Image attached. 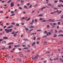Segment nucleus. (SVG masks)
<instances>
[{
  "instance_id": "obj_1",
  "label": "nucleus",
  "mask_w": 63,
  "mask_h": 63,
  "mask_svg": "<svg viewBox=\"0 0 63 63\" xmlns=\"http://www.w3.org/2000/svg\"><path fill=\"white\" fill-rule=\"evenodd\" d=\"M5 31L6 32V33H9L10 32H11L12 31V29H5Z\"/></svg>"
},
{
  "instance_id": "obj_2",
  "label": "nucleus",
  "mask_w": 63,
  "mask_h": 63,
  "mask_svg": "<svg viewBox=\"0 0 63 63\" xmlns=\"http://www.w3.org/2000/svg\"><path fill=\"white\" fill-rule=\"evenodd\" d=\"M40 57V55H37L35 57H34V58L35 59H37L38 58H39V57Z\"/></svg>"
},
{
  "instance_id": "obj_3",
  "label": "nucleus",
  "mask_w": 63,
  "mask_h": 63,
  "mask_svg": "<svg viewBox=\"0 0 63 63\" xmlns=\"http://www.w3.org/2000/svg\"><path fill=\"white\" fill-rule=\"evenodd\" d=\"M14 5V2H12L11 3V4H10V7H13Z\"/></svg>"
},
{
  "instance_id": "obj_4",
  "label": "nucleus",
  "mask_w": 63,
  "mask_h": 63,
  "mask_svg": "<svg viewBox=\"0 0 63 63\" xmlns=\"http://www.w3.org/2000/svg\"><path fill=\"white\" fill-rule=\"evenodd\" d=\"M24 28H25V29L26 31H28V29L26 27H25V26L24 27Z\"/></svg>"
},
{
  "instance_id": "obj_5",
  "label": "nucleus",
  "mask_w": 63,
  "mask_h": 63,
  "mask_svg": "<svg viewBox=\"0 0 63 63\" xmlns=\"http://www.w3.org/2000/svg\"><path fill=\"white\" fill-rule=\"evenodd\" d=\"M20 47V45H14V47Z\"/></svg>"
},
{
  "instance_id": "obj_6",
  "label": "nucleus",
  "mask_w": 63,
  "mask_h": 63,
  "mask_svg": "<svg viewBox=\"0 0 63 63\" xmlns=\"http://www.w3.org/2000/svg\"><path fill=\"white\" fill-rule=\"evenodd\" d=\"M33 22H34V19H32V22L30 23V24H31L32 25L33 24Z\"/></svg>"
},
{
  "instance_id": "obj_7",
  "label": "nucleus",
  "mask_w": 63,
  "mask_h": 63,
  "mask_svg": "<svg viewBox=\"0 0 63 63\" xmlns=\"http://www.w3.org/2000/svg\"><path fill=\"white\" fill-rule=\"evenodd\" d=\"M24 8L25 9H28V8H27V6L25 5L24 6Z\"/></svg>"
},
{
  "instance_id": "obj_8",
  "label": "nucleus",
  "mask_w": 63,
  "mask_h": 63,
  "mask_svg": "<svg viewBox=\"0 0 63 63\" xmlns=\"http://www.w3.org/2000/svg\"><path fill=\"white\" fill-rule=\"evenodd\" d=\"M36 44V42H33L32 44V46H34Z\"/></svg>"
},
{
  "instance_id": "obj_9",
  "label": "nucleus",
  "mask_w": 63,
  "mask_h": 63,
  "mask_svg": "<svg viewBox=\"0 0 63 63\" xmlns=\"http://www.w3.org/2000/svg\"><path fill=\"white\" fill-rule=\"evenodd\" d=\"M31 28H35V27L33 26H32L30 27V29H31Z\"/></svg>"
},
{
  "instance_id": "obj_10",
  "label": "nucleus",
  "mask_w": 63,
  "mask_h": 63,
  "mask_svg": "<svg viewBox=\"0 0 63 63\" xmlns=\"http://www.w3.org/2000/svg\"><path fill=\"white\" fill-rule=\"evenodd\" d=\"M3 39H8V37H3Z\"/></svg>"
},
{
  "instance_id": "obj_11",
  "label": "nucleus",
  "mask_w": 63,
  "mask_h": 63,
  "mask_svg": "<svg viewBox=\"0 0 63 63\" xmlns=\"http://www.w3.org/2000/svg\"><path fill=\"white\" fill-rule=\"evenodd\" d=\"M31 58H32V59H34V61H35V60H36V59H35V58H34L33 57H32Z\"/></svg>"
},
{
  "instance_id": "obj_12",
  "label": "nucleus",
  "mask_w": 63,
  "mask_h": 63,
  "mask_svg": "<svg viewBox=\"0 0 63 63\" xmlns=\"http://www.w3.org/2000/svg\"><path fill=\"white\" fill-rule=\"evenodd\" d=\"M6 41H2V44H6Z\"/></svg>"
},
{
  "instance_id": "obj_13",
  "label": "nucleus",
  "mask_w": 63,
  "mask_h": 63,
  "mask_svg": "<svg viewBox=\"0 0 63 63\" xmlns=\"http://www.w3.org/2000/svg\"><path fill=\"white\" fill-rule=\"evenodd\" d=\"M5 57H6V58H10V56H5Z\"/></svg>"
},
{
  "instance_id": "obj_14",
  "label": "nucleus",
  "mask_w": 63,
  "mask_h": 63,
  "mask_svg": "<svg viewBox=\"0 0 63 63\" xmlns=\"http://www.w3.org/2000/svg\"><path fill=\"white\" fill-rule=\"evenodd\" d=\"M54 36H53V37H56L57 36V35L55 34H54Z\"/></svg>"
},
{
  "instance_id": "obj_15",
  "label": "nucleus",
  "mask_w": 63,
  "mask_h": 63,
  "mask_svg": "<svg viewBox=\"0 0 63 63\" xmlns=\"http://www.w3.org/2000/svg\"><path fill=\"white\" fill-rule=\"evenodd\" d=\"M49 21L50 22H52V20L51 19H50L49 20Z\"/></svg>"
},
{
  "instance_id": "obj_16",
  "label": "nucleus",
  "mask_w": 63,
  "mask_h": 63,
  "mask_svg": "<svg viewBox=\"0 0 63 63\" xmlns=\"http://www.w3.org/2000/svg\"><path fill=\"white\" fill-rule=\"evenodd\" d=\"M62 12V11L61 10H60L59 12L58 13V14H61V12Z\"/></svg>"
},
{
  "instance_id": "obj_17",
  "label": "nucleus",
  "mask_w": 63,
  "mask_h": 63,
  "mask_svg": "<svg viewBox=\"0 0 63 63\" xmlns=\"http://www.w3.org/2000/svg\"><path fill=\"white\" fill-rule=\"evenodd\" d=\"M62 41H60L59 42V44H62Z\"/></svg>"
},
{
  "instance_id": "obj_18",
  "label": "nucleus",
  "mask_w": 63,
  "mask_h": 63,
  "mask_svg": "<svg viewBox=\"0 0 63 63\" xmlns=\"http://www.w3.org/2000/svg\"><path fill=\"white\" fill-rule=\"evenodd\" d=\"M14 43L13 42H11L8 44V45H11V44H13Z\"/></svg>"
},
{
  "instance_id": "obj_19",
  "label": "nucleus",
  "mask_w": 63,
  "mask_h": 63,
  "mask_svg": "<svg viewBox=\"0 0 63 63\" xmlns=\"http://www.w3.org/2000/svg\"><path fill=\"white\" fill-rule=\"evenodd\" d=\"M28 48L27 47H25L23 48V49H28Z\"/></svg>"
},
{
  "instance_id": "obj_20",
  "label": "nucleus",
  "mask_w": 63,
  "mask_h": 63,
  "mask_svg": "<svg viewBox=\"0 0 63 63\" xmlns=\"http://www.w3.org/2000/svg\"><path fill=\"white\" fill-rule=\"evenodd\" d=\"M30 19V18H28L26 20V21H29Z\"/></svg>"
},
{
  "instance_id": "obj_21",
  "label": "nucleus",
  "mask_w": 63,
  "mask_h": 63,
  "mask_svg": "<svg viewBox=\"0 0 63 63\" xmlns=\"http://www.w3.org/2000/svg\"><path fill=\"white\" fill-rule=\"evenodd\" d=\"M11 2H12V0H9L7 2V3H9Z\"/></svg>"
},
{
  "instance_id": "obj_22",
  "label": "nucleus",
  "mask_w": 63,
  "mask_h": 63,
  "mask_svg": "<svg viewBox=\"0 0 63 63\" xmlns=\"http://www.w3.org/2000/svg\"><path fill=\"white\" fill-rule=\"evenodd\" d=\"M48 6H51V4H47Z\"/></svg>"
},
{
  "instance_id": "obj_23",
  "label": "nucleus",
  "mask_w": 63,
  "mask_h": 63,
  "mask_svg": "<svg viewBox=\"0 0 63 63\" xmlns=\"http://www.w3.org/2000/svg\"><path fill=\"white\" fill-rule=\"evenodd\" d=\"M62 32V31L61 30H60L59 31V33H60V32Z\"/></svg>"
},
{
  "instance_id": "obj_24",
  "label": "nucleus",
  "mask_w": 63,
  "mask_h": 63,
  "mask_svg": "<svg viewBox=\"0 0 63 63\" xmlns=\"http://www.w3.org/2000/svg\"><path fill=\"white\" fill-rule=\"evenodd\" d=\"M59 2H62V3H63V0H60Z\"/></svg>"
},
{
  "instance_id": "obj_25",
  "label": "nucleus",
  "mask_w": 63,
  "mask_h": 63,
  "mask_svg": "<svg viewBox=\"0 0 63 63\" xmlns=\"http://www.w3.org/2000/svg\"><path fill=\"white\" fill-rule=\"evenodd\" d=\"M34 34H35V33H32L31 34V36H32V35H34Z\"/></svg>"
},
{
  "instance_id": "obj_26",
  "label": "nucleus",
  "mask_w": 63,
  "mask_h": 63,
  "mask_svg": "<svg viewBox=\"0 0 63 63\" xmlns=\"http://www.w3.org/2000/svg\"><path fill=\"white\" fill-rule=\"evenodd\" d=\"M58 0H56L55 1L54 3H56L58 2Z\"/></svg>"
},
{
  "instance_id": "obj_27",
  "label": "nucleus",
  "mask_w": 63,
  "mask_h": 63,
  "mask_svg": "<svg viewBox=\"0 0 63 63\" xmlns=\"http://www.w3.org/2000/svg\"><path fill=\"white\" fill-rule=\"evenodd\" d=\"M57 25V24H56V23H53V25Z\"/></svg>"
},
{
  "instance_id": "obj_28",
  "label": "nucleus",
  "mask_w": 63,
  "mask_h": 63,
  "mask_svg": "<svg viewBox=\"0 0 63 63\" xmlns=\"http://www.w3.org/2000/svg\"><path fill=\"white\" fill-rule=\"evenodd\" d=\"M46 53H50V52L49 51H46Z\"/></svg>"
},
{
  "instance_id": "obj_29",
  "label": "nucleus",
  "mask_w": 63,
  "mask_h": 63,
  "mask_svg": "<svg viewBox=\"0 0 63 63\" xmlns=\"http://www.w3.org/2000/svg\"><path fill=\"white\" fill-rule=\"evenodd\" d=\"M61 18H62V19H63V15H62L61 16Z\"/></svg>"
},
{
  "instance_id": "obj_30",
  "label": "nucleus",
  "mask_w": 63,
  "mask_h": 63,
  "mask_svg": "<svg viewBox=\"0 0 63 63\" xmlns=\"http://www.w3.org/2000/svg\"><path fill=\"white\" fill-rule=\"evenodd\" d=\"M60 23H61V22H58V25H60Z\"/></svg>"
},
{
  "instance_id": "obj_31",
  "label": "nucleus",
  "mask_w": 63,
  "mask_h": 63,
  "mask_svg": "<svg viewBox=\"0 0 63 63\" xmlns=\"http://www.w3.org/2000/svg\"><path fill=\"white\" fill-rule=\"evenodd\" d=\"M16 26H19V25L18 24H16Z\"/></svg>"
},
{
  "instance_id": "obj_32",
  "label": "nucleus",
  "mask_w": 63,
  "mask_h": 63,
  "mask_svg": "<svg viewBox=\"0 0 63 63\" xmlns=\"http://www.w3.org/2000/svg\"><path fill=\"white\" fill-rule=\"evenodd\" d=\"M11 24L12 25H13V24L15 25V23L14 22H13L11 23Z\"/></svg>"
},
{
  "instance_id": "obj_33",
  "label": "nucleus",
  "mask_w": 63,
  "mask_h": 63,
  "mask_svg": "<svg viewBox=\"0 0 63 63\" xmlns=\"http://www.w3.org/2000/svg\"><path fill=\"white\" fill-rule=\"evenodd\" d=\"M52 26V28H54L55 27V26H54V25H53Z\"/></svg>"
},
{
  "instance_id": "obj_34",
  "label": "nucleus",
  "mask_w": 63,
  "mask_h": 63,
  "mask_svg": "<svg viewBox=\"0 0 63 63\" xmlns=\"http://www.w3.org/2000/svg\"><path fill=\"white\" fill-rule=\"evenodd\" d=\"M7 28H8V29H10V28H11V27L10 26L8 27Z\"/></svg>"
},
{
  "instance_id": "obj_35",
  "label": "nucleus",
  "mask_w": 63,
  "mask_h": 63,
  "mask_svg": "<svg viewBox=\"0 0 63 63\" xmlns=\"http://www.w3.org/2000/svg\"><path fill=\"white\" fill-rule=\"evenodd\" d=\"M46 20H42V22H46Z\"/></svg>"
},
{
  "instance_id": "obj_36",
  "label": "nucleus",
  "mask_w": 63,
  "mask_h": 63,
  "mask_svg": "<svg viewBox=\"0 0 63 63\" xmlns=\"http://www.w3.org/2000/svg\"><path fill=\"white\" fill-rule=\"evenodd\" d=\"M11 14H13V13H14V12L12 11H11Z\"/></svg>"
},
{
  "instance_id": "obj_37",
  "label": "nucleus",
  "mask_w": 63,
  "mask_h": 63,
  "mask_svg": "<svg viewBox=\"0 0 63 63\" xmlns=\"http://www.w3.org/2000/svg\"><path fill=\"white\" fill-rule=\"evenodd\" d=\"M25 2V1H24L22 0L20 2L21 3H22V2Z\"/></svg>"
},
{
  "instance_id": "obj_38",
  "label": "nucleus",
  "mask_w": 63,
  "mask_h": 63,
  "mask_svg": "<svg viewBox=\"0 0 63 63\" xmlns=\"http://www.w3.org/2000/svg\"><path fill=\"white\" fill-rule=\"evenodd\" d=\"M47 28H49V25H47Z\"/></svg>"
},
{
  "instance_id": "obj_39",
  "label": "nucleus",
  "mask_w": 63,
  "mask_h": 63,
  "mask_svg": "<svg viewBox=\"0 0 63 63\" xmlns=\"http://www.w3.org/2000/svg\"><path fill=\"white\" fill-rule=\"evenodd\" d=\"M14 15H15V14H12L10 15V16H14Z\"/></svg>"
},
{
  "instance_id": "obj_40",
  "label": "nucleus",
  "mask_w": 63,
  "mask_h": 63,
  "mask_svg": "<svg viewBox=\"0 0 63 63\" xmlns=\"http://www.w3.org/2000/svg\"><path fill=\"white\" fill-rule=\"evenodd\" d=\"M18 61L19 62H21V61H22V60H20V59H19V60H18Z\"/></svg>"
},
{
  "instance_id": "obj_41",
  "label": "nucleus",
  "mask_w": 63,
  "mask_h": 63,
  "mask_svg": "<svg viewBox=\"0 0 63 63\" xmlns=\"http://www.w3.org/2000/svg\"><path fill=\"white\" fill-rule=\"evenodd\" d=\"M57 59H58V58H57L54 59H53V60H57Z\"/></svg>"
},
{
  "instance_id": "obj_42",
  "label": "nucleus",
  "mask_w": 63,
  "mask_h": 63,
  "mask_svg": "<svg viewBox=\"0 0 63 63\" xmlns=\"http://www.w3.org/2000/svg\"><path fill=\"white\" fill-rule=\"evenodd\" d=\"M16 34H14V35H13V36H14V37H15V36H16Z\"/></svg>"
},
{
  "instance_id": "obj_43",
  "label": "nucleus",
  "mask_w": 63,
  "mask_h": 63,
  "mask_svg": "<svg viewBox=\"0 0 63 63\" xmlns=\"http://www.w3.org/2000/svg\"><path fill=\"white\" fill-rule=\"evenodd\" d=\"M30 3H27V6H29V5H30Z\"/></svg>"
},
{
  "instance_id": "obj_44",
  "label": "nucleus",
  "mask_w": 63,
  "mask_h": 63,
  "mask_svg": "<svg viewBox=\"0 0 63 63\" xmlns=\"http://www.w3.org/2000/svg\"><path fill=\"white\" fill-rule=\"evenodd\" d=\"M22 47H26V46L24 45H23L22 46Z\"/></svg>"
},
{
  "instance_id": "obj_45",
  "label": "nucleus",
  "mask_w": 63,
  "mask_h": 63,
  "mask_svg": "<svg viewBox=\"0 0 63 63\" xmlns=\"http://www.w3.org/2000/svg\"><path fill=\"white\" fill-rule=\"evenodd\" d=\"M23 14H25L26 13V12H25L24 11H23Z\"/></svg>"
},
{
  "instance_id": "obj_46",
  "label": "nucleus",
  "mask_w": 63,
  "mask_h": 63,
  "mask_svg": "<svg viewBox=\"0 0 63 63\" xmlns=\"http://www.w3.org/2000/svg\"><path fill=\"white\" fill-rule=\"evenodd\" d=\"M60 5H61V6L62 7H63V5L61 4H60Z\"/></svg>"
},
{
  "instance_id": "obj_47",
  "label": "nucleus",
  "mask_w": 63,
  "mask_h": 63,
  "mask_svg": "<svg viewBox=\"0 0 63 63\" xmlns=\"http://www.w3.org/2000/svg\"><path fill=\"white\" fill-rule=\"evenodd\" d=\"M11 34H15V32H13L11 33Z\"/></svg>"
},
{
  "instance_id": "obj_48",
  "label": "nucleus",
  "mask_w": 63,
  "mask_h": 63,
  "mask_svg": "<svg viewBox=\"0 0 63 63\" xmlns=\"http://www.w3.org/2000/svg\"><path fill=\"white\" fill-rule=\"evenodd\" d=\"M43 16V15L41 14H40V15H38V16Z\"/></svg>"
},
{
  "instance_id": "obj_49",
  "label": "nucleus",
  "mask_w": 63,
  "mask_h": 63,
  "mask_svg": "<svg viewBox=\"0 0 63 63\" xmlns=\"http://www.w3.org/2000/svg\"><path fill=\"white\" fill-rule=\"evenodd\" d=\"M10 26L11 28H12V27H13V25H11Z\"/></svg>"
},
{
  "instance_id": "obj_50",
  "label": "nucleus",
  "mask_w": 63,
  "mask_h": 63,
  "mask_svg": "<svg viewBox=\"0 0 63 63\" xmlns=\"http://www.w3.org/2000/svg\"><path fill=\"white\" fill-rule=\"evenodd\" d=\"M49 59L51 61H53V60H52V59H51L50 58Z\"/></svg>"
},
{
  "instance_id": "obj_51",
  "label": "nucleus",
  "mask_w": 63,
  "mask_h": 63,
  "mask_svg": "<svg viewBox=\"0 0 63 63\" xmlns=\"http://www.w3.org/2000/svg\"><path fill=\"white\" fill-rule=\"evenodd\" d=\"M47 36H49V34H48V32H47Z\"/></svg>"
},
{
  "instance_id": "obj_52",
  "label": "nucleus",
  "mask_w": 63,
  "mask_h": 63,
  "mask_svg": "<svg viewBox=\"0 0 63 63\" xmlns=\"http://www.w3.org/2000/svg\"><path fill=\"white\" fill-rule=\"evenodd\" d=\"M47 56H50V54H48L47 55Z\"/></svg>"
},
{
  "instance_id": "obj_53",
  "label": "nucleus",
  "mask_w": 63,
  "mask_h": 63,
  "mask_svg": "<svg viewBox=\"0 0 63 63\" xmlns=\"http://www.w3.org/2000/svg\"><path fill=\"white\" fill-rule=\"evenodd\" d=\"M34 40H36V37H34L33 38Z\"/></svg>"
},
{
  "instance_id": "obj_54",
  "label": "nucleus",
  "mask_w": 63,
  "mask_h": 63,
  "mask_svg": "<svg viewBox=\"0 0 63 63\" xmlns=\"http://www.w3.org/2000/svg\"><path fill=\"white\" fill-rule=\"evenodd\" d=\"M6 25H9V23H7L6 24Z\"/></svg>"
},
{
  "instance_id": "obj_55",
  "label": "nucleus",
  "mask_w": 63,
  "mask_h": 63,
  "mask_svg": "<svg viewBox=\"0 0 63 63\" xmlns=\"http://www.w3.org/2000/svg\"><path fill=\"white\" fill-rule=\"evenodd\" d=\"M52 20V22H54L55 21V20L54 19Z\"/></svg>"
},
{
  "instance_id": "obj_56",
  "label": "nucleus",
  "mask_w": 63,
  "mask_h": 63,
  "mask_svg": "<svg viewBox=\"0 0 63 63\" xmlns=\"http://www.w3.org/2000/svg\"><path fill=\"white\" fill-rule=\"evenodd\" d=\"M44 44H47V42H44Z\"/></svg>"
},
{
  "instance_id": "obj_57",
  "label": "nucleus",
  "mask_w": 63,
  "mask_h": 63,
  "mask_svg": "<svg viewBox=\"0 0 63 63\" xmlns=\"http://www.w3.org/2000/svg\"><path fill=\"white\" fill-rule=\"evenodd\" d=\"M40 20H43V18H40Z\"/></svg>"
},
{
  "instance_id": "obj_58",
  "label": "nucleus",
  "mask_w": 63,
  "mask_h": 63,
  "mask_svg": "<svg viewBox=\"0 0 63 63\" xmlns=\"http://www.w3.org/2000/svg\"><path fill=\"white\" fill-rule=\"evenodd\" d=\"M19 6H20V5L19 4H18L17 5V6H18V7H19Z\"/></svg>"
},
{
  "instance_id": "obj_59",
  "label": "nucleus",
  "mask_w": 63,
  "mask_h": 63,
  "mask_svg": "<svg viewBox=\"0 0 63 63\" xmlns=\"http://www.w3.org/2000/svg\"><path fill=\"white\" fill-rule=\"evenodd\" d=\"M60 36H62V37H63V34H61L60 35Z\"/></svg>"
},
{
  "instance_id": "obj_60",
  "label": "nucleus",
  "mask_w": 63,
  "mask_h": 63,
  "mask_svg": "<svg viewBox=\"0 0 63 63\" xmlns=\"http://www.w3.org/2000/svg\"><path fill=\"white\" fill-rule=\"evenodd\" d=\"M22 25H23L24 24V23H21Z\"/></svg>"
},
{
  "instance_id": "obj_61",
  "label": "nucleus",
  "mask_w": 63,
  "mask_h": 63,
  "mask_svg": "<svg viewBox=\"0 0 63 63\" xmlns=\"http://www.w3.org/2000/svg\"><path fill=\"white\" fill-rule=\"evenodd\" d=\"M35 22H37V19H35Z\"/></svg>"
},
{
  "instance_id": "obj_62",
  "label": "nucleus",
  "mask_w": 63,
  "mask_h": 63,
  "mask_svg": "<svg viewBox=\"0 0 63 63\" xmlns=\"http://www.w3.org/2000/svg\"><path fill=\"white\" fill-rule=\"evenodd\" d=\"M9 18L8 16H7L6 17H5V18Z\"/></svg>"
},
{
  "instance_id": "obj_63",
  "label": "nucleus",
  "mask_w": 63,
  "mask_h": 63,
  "mask_svg": "<svg viewBox=\"0 0 63 63\" xmlns=\"http://www.w3.org/2000/svg\"><path fill=\"white\" fill-rule=\"evenodd\" d=\"M8 12H11V10L10 9H9L8 10Z\"/></svg>"
},
{
  "instance_id": "obj_64",
  "label": "nucleus",
  "mask_w": 63,
  "mask_h": 63,
  "mask_svg": "<svg viewBox=\"0 0 63 63\" xmlns=\"http://www.w3.org/2000/svg\"><path fill=\"white\" fill-rule=\"evenodd\" d=\"M20 57H22L23 55H22V54H21L20 55Z\"/></svg>"
}]
</instances>
